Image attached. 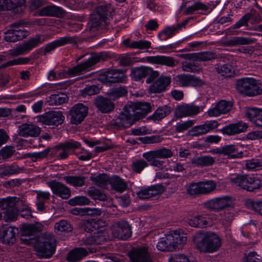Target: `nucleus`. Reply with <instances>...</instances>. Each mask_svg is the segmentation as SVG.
<instances>
[{
	"label": "nucleus",
	"mask_w": 262,
	"mask_h": 262,
	"mask_svg": "<svg viewBox=\"0 0 262 262\" xmlns=\"http://www.w3.org/2000/svg\"><path fill=\"white\" fill-rule=\"evenodd\" d=\"M178 32L175 26L167 27L159 34L158 36L161 40H165L171 37Z\"/></svg>",
	"instance_id": "nucleus-60"
},
{
	"label": "nucleus",
	"mask_w": 262,
	"mask_h": 262,
	"mask_svg": "<svg viewBox=\"0 0 262 262\" xmlns=\"http://www.w3.org/2000/svg\"><path fill=\"white\" fill-rule=\"evenodd\" d=\"M110 184L113 190L120 193L125 191L127 187L126 182L118 176L112 177L110 180Z\"/></svg>",
	"instance_id": "nucleus-42"
},
{
	"label": "nucleus",
	"mask_w": 262,
	"mask_h": 262,
	"mask_svg": "<svg viewBox=\"0 0 262 262\" xmlns=\"http://www.w3.org/2000/svg\"><path fill=\"white\" fill-rule=\"evenodd\" d=\"M232 103L230 101L221 100L214 107L209 109L207 112L209 117H217L221 114H225L231 110Z\"/></svg>",
	"instance_id": "nucleus-26"
},
{
	"label": "nucleus",
	"mask_w": 262,
	"mask_h": 262,
	"mask_svg": "<svg viewBox=\"0 0 262 262\" xmlns=\"http://www.w3.org/2000/svg\"><path fill=\"white\" fill-rule=\"evenodd\" d=\"M123 43L127 47L140 50L148 49L151 46L150 42L147 40L131 41L129 38L124 40Z\"/></svg>",
	"instance_id": "nucleus-41"
},
{
	"label": "nucleus",
	"mask_w": 262,
	"mask_h": 262,
	"mask_svg": "<svg viewBox=\"0 0 262 262\" xmlns=\"http://www.w3.org/2000/svg\"><path fill=\"white\" fill-rule=\"evenodd\" d=\"M171 112V108L167 105L158 107L149 119L153 120H160L168 115Z\"/></svg>",
	"instance_id": "nucleus-48"
},
{
	"label": "nucleus",
	"mask_w": 262,
	"mask_h": 262,
	"mask_svg": "<svg viewBox=\"0 0 262 262\" xmlns=\"http://www.w3.org/2000/svg\"><path fill=\"white\" fill-rule=\"evenodd\" d=\"M209 7L200 2H195L192 5L188 6L184 11L185 15H191L199 10L207 11Z\"/></svg>",
	"instance_id": "nucleus-50"
},
{
	"label": "nucleus",
	"mask_w": 262,
	"mask_h": 262,
	"mask_svg": "<svg viewBox=\"0 0 262 262\" xmlns=\"http://www.w3.org/2000/svg\"><path fill=\"white\" fill-rule=\"evenodd\" d=\"M87 193L90 197L95 200L104 201L107 199L106 195L103 192L94 187H90L88 190Z\"/></svg>",
	"instance_id": "nucleus-55"
},
{
	"label": "nucleus",
	"mask_w": 262,
	"mask_h": 262,
	"mask_svg": "<svg viewBox=\"0 0 262 262\" xmlns=\"http://www.w3.org/2000/svg\"><path fill=\"white\" fill-rule=\"evenodd\" d=\"M170 82V77L162 75L152 84L151 89L154 93H160L165 90Z\"/></svg>",
	"instance_id": "nucleus-37"
},
{
	"label": "nucleus",
	"mask_w": 262,
	"mask_h": 262,
	"mask_svg": "<svg viewBox=\"0 0 262 262\" xmlns=\"http://www.w3.org/2000/svg\"><path fill=\"white\" fill-rule=\"evenodd\" d=\"M148 166L147 161L144 159H138L133 162L131 167L134 172L139 173Z\"/></svg>",
	"instance_id": "nucleus-58"
},
{
	"label": "nucleus",
	"mask_w": 262,
	"mask_h": 262,
	"mask_svg": "<svg viewBox=\"0 0 262 262\" xmlns=\"http://www.w3.org/2000/svg\"><path fill=\"white\" fill-rule=\"evenodd\" d=\"M169 235L172 251L182 249L186 243L187 237L184 234H181L177 231H173Z\"/></svg>",
	"instance_id": "nucleus-35"
},
{
	"label": "nucleus",
	"mask_w": 262,
	"mask_h": 262,
	"mask_svg": "<svg viewBox=\"0 0 262 262\" xmlns=\"http://www.w3.org/2000/svg\"><path fill=\"white\" fill-rule=\"evenodd\" d=\"M219 122L216 120H211L205 123L192 127L189 131V135L192 137H199L207 134L210 131L217 128Z\"/></svg>",
	"instance_id": "nucleus-19"
},
{
	"label": "nucleus",
	"mask_w": 262,
	"mask_h": 262,
	"mask_svg": "<svg viewBox=\"0 0 262 262\" xmlns=\"http://www.w3.org/2000/svg\"><path fill=\"white\" fill-rule=\"evenodd\" d=\"M23 168L19 167L16 165H11L6 166L0 173V177L3 178L5 176H9L12 174H17L21 172Z\"/></svg>",
	"instance_id": "nucleus-54"
},
{
	"label": "nucleus",
	"mask_w": 262,
	"mask_h": 262,
	"mask_svg": "<svg viewBox=\"0 0 262 262\" xmlns=\"http://www.w3.org/2000/svg\"><path fill=\"white\" fill-rule=\"evenodd\" d=\"M151 74L155 78L158 76L159 73L157 71L154 72L151 68L147 67H137L133 69L131 72V76L135 81H139Z\"/></svg>",
	"instance_id": "nucleus-29"
},
{
	"label": "nucleus",
	"mask_w": 262,
	"mask_h": 262,
	"mask_svg": "<svg viewBox=\"0 0 262 262\" xmlns=\"http://www.w3.org/2000/svg\"><path fill=\"white\" fill-rule=\"evenodd\" d=\"M37 201L36 204L38 210L43 211L45 210V204L47 200H50L51 194L49 192L37 191Z\"/></svg>",
	"instance_id": "nucleus-46"
},
{
	"label": "nucleus",
	"mask_w": 262,
	"mask_h": 262,
	"mask_svg": "<svg viewBox=\"0 0 262 262\" xmlns=\"http://www.w3.org/2000/svg\"><path fill=\"white\" fill-rule=\"evenodd\" d=\"M96 107L102 113H107L112 112L115 107V105L110 98L97 96L94 102Z\"/></svg>",
	"instance_id": "nucleus-31"
},
{
	"label": "nucleus",
	"mask_w": 262,
	"mask_h": 262,
	"mask_svg": "<svg viewBox=\"0 0 262 262\" xmlns=\"http://www.w3.org/2000/svg\"><path fill=\"white\" fill-rule=\"evenodd\" d=\"M31 59L32 58L31 57H19L17 59L7 61V62L2 64L0 67L1 68H4L14 65L26 64L28 63Z\"/></svg>",
	"instance_id": "nucleus-61"
},
{
	"label": "nucleus",
	"mask_w": 262,
	"mask_h": 262,
	"mask_svg": "<svg viewBox=\"0 0 262 262\" xmlns=\"http://www.w3.org/2000/svg\"><path fill=\"white\" fill-rule=\"evenodd\" d=\"M65 182L75 187H80L85 184L86 177L82 176H67L62 178Z\"/></svg>",
	"instance_id": "nucleus-44"
},
{
	"label": "nucleus",
	"mask_w": 262,
	"mask_h": 262,
	"mask_svg": "<svg viewBox=\"0 0 262 262\" xmlns=\"http://www.w3.org/2000/svg\"><path fill=\"white\" fill-rule=\"evenodd\" d=\"M18 134L20 136L27 137H37L41 133V128L33 123H23L18 126Z\"/></svg>",
	"instance_id": "nucleus-24"
},
{
	"label": "nucleus",
	"mask_w": 262,
	"mask_h": 262,
	"mask_svg": "<svg viewBox=\"0 0 262 262\" xmlns=\"http://www.w3.org/2000/svg\"><path fill=\"white\" fill-rule=\"evenodd\" d=\"M91 180L92 181L95 185L99 187L105 186L108 182L110 183L109 177L104 173L100 174L95 177H91Z\"/></svg>",
	"instance_id": "nucleus-59"
},
{
	"label": "nucleus",
	"mask_w": 262,
	"mask_h": 262,
	"mask_svg": "<svg viewBox=\"0 0 262 262\" xmlns=\"http://www.w3.org/2000/svg\"><path fill=\"white\" fill-rule=\"evenodd\" d=\"M81 143L78 141L70 140L56 145L53 149L52 155L58 160H63L68 158L70 151L75 154V150L80 148Z\"/></svg>",
	"instance_id": "nucleus-8"
},
{
	"label": "nucleus",
	"mask_w": 262,
	"mask_h": 262,
	"mask_svg": "<svg viewBox=\"0 0 262 262\" xmlns=\"http://www.w3.org/2000/svg\"><path fill=\"white\" fill-rule=\"evenodd\" d=\"M220 222L226 227L230 226L235 217V211L233 208L229 207L220 214Z\"/></svg>",
	"instance_id": "nucleus-40"
},
{
	"label": "nucleus",
	"mask_w": 262,
	"mask_h": 262,
	"mask_svg": "<svg viewBox=\"0 0 262 262\" xmlns=\"http://www.w3.org/2000/svg\"><path fill=\"white\" fill-rule=\"evenodd\" d=\"M88 254L87 250L84 248H74L69 252L66 260L69 262H77Z\"/></svg>",
	"instance_id": "nucleus-36"
},
{
	"label": "nucleus",
	"mask_w": 262,
	"mask_h": 262,
	"mask_svg": "<svg viewBox=\"0 0 262 262\" xmlns=\"http://www.w3.org/2000/svg\"><path fill=\"white\" fill-rule=\"evenodd\" d=\"M127 94V91L125 86H118L110 89L107 92V95L112 100H115L123 97Z\"/></svg>",
	"instance_id": "nucleus-47"
},
{
	"label": "nucleus",
	"mask_w": 262,
	"mask_h": 262,
	"mask_svg": "<svg viewBox=\"0 0 262 262\" xmlns=\"http://www.w3.org/2000/svg\"><path fill=\"white\" fill-rule=\"evenodd\" d=\"M51 151L50 148H47L45 150L38 152L28 153L25 156L27 158L31 159L33 162H36L38 160H40L46 158Z\"/></svg>",
	"instance_id": "nucleus-57"
},
{
	"label": "nucleus",
	"mask_w": 262,
	"mask_h": 262,
	"mask_svg": "<svg viewBox=\"0 0 262 262\" xmlns=\"http://www.w3.org/2000/svg\"><path fill=\"white\" fill-rule=\"evenodd\" d=\"M106 54L100 53L92 56L86 61L75 66L68 70V74L71 76H75L80 74L83 71L88 70L90 68L96 63L101 61H105L108 58Z\"/></svg>",
	"instance_id": "nucleus-10"
},
{
	"label": "nucleus",
	"mask_w": 262,
	"mask_h": 262,
	"mask_svg": "<svg viewBox=\"0 0 262 262\" xmlns=\"http://www.w3.org/2000/svg\"><path fill=\"white\" fill-rule=\"evenodd\" d=\"M68 101V96L63 94L51 95L48 99L50 105H58L67 102Z\"/></svg>",
	"instance_id": "nucleus-53"
},
{
	"label": "nucleus",
	"mask_w": 262,
	"mask_h": 262,
	"mask_svg": "<svg viewBox=\"0 0 262 262\" xmlns=\"http://www.w3.org/2000/svg\"><path fill=\"white\" fill-rule=\"evenodd\" d=\"M247 128L248 125L246 123L240 121L225 126L221 129V132L223 134L232 136L245 132Z\"/></svg>",
	"instance_id": "nucleus-28"
},
{
	"label": "nucleus",
	"mask_w": 262,
	"mask_h": 262,
	"mask_svg": "<svg viewBox=\"0 0 262 262\" xmlns=\"http://www.w3.org/2000/svg\"><path fill=\"white\" fill-rule=\"evenodd\" d=\"M88 110V107L82 103L75 104L69 112L70 123L75 125L80 124L87 116Z\"/></svg>",
	"instance_id": "nucleus-14"
},
{
	"label": "nucleus",
	"mask_w": 262,
	"mask_h": 262,
	"mask_svg": "<svg viewBox=\"0 0 262 262\" xmlns=\"http://www.w3.org/2000/svg\"><path fill=\"white\" fill-rule=\"evenodd\" d=\"M18 233V229L12 226H3L0 229V241L2 243L12 245L16 242V236Z\"/></svg>",
	"instance_id": "nucleus-22"
},
{
	"label": "nucleus",
	"mask_w": 262,
	"mask_h": 262,
	"mask_svg": "<svg viewBox=\"0 0 262 262\" xmlns=\"http://www.w3.org/2000/svg\"><path fill=\"white\" fill-rule=\"evenodd\" d=\"M113 11L114 8L110 4L97 6L90 17V30L103 31L108 29L110 17Z\"/></svg>",
	"instance_id": "nucleus-3"
},
{
	"label": "nucleus",
	"mask_w": 262,
	"mask_h": 262,
	"mask_svg": "<svg viewBox=\"0 0 262 262\" xmlns=\"http://www.w3.org/2000/svg\"><path fill=\"white\" fill-rule=\"evenodd\" d=\"M203 111V107L191 104H183L177 106L174 116L177 118L195 116Z\"/></svg>",
	"instance_id": "nucleus-18"
},
{
	"label": "nucleus",
	"mask_w": 262,
	"mask_h": 262,
	"mask_svg": "<svg viewBox=\"0 0 262 262\" xmlns=\"http://www.w3.org/2000/svg\"><path fill=\"white\" fill-rule=\"evenodd\" d=\"M24 201L17 197H7L0 199V208L3 210H11L12 209H21Z\"/></svg>",
	"instance_id": "nucleus-27"
},
{
	"label": "nucleus",
	"mask_w": 262,
	"mask_h": 262,
	"mask_svg": "<svg viewBox=\"0 0 262 262\" xmlns=\"http://www.w3.org/2000/svg\"><path fill=\"white\" fill-rule=\"evenodd\" d=\"M195 121L193 120H189L183 122H178L174 126V130L176 133H183L192 127Z\"/></svg>",
	"instance_id": "nucleus-56"
},
{
	"label": "nucleus",
	"mask_w": 262,
	"mask_h": 262,
	"mask_svg": "<svg viewBox=\"0 0 262 262\" xmlns=\"http://www.w3.org/2000/svg\"><path fill=\"white\" fill-rule=\"evenodd\" d=\"M237 91L247 96H254L262 93V83L254 78H243L236 83Z\"/></svg>",
	"instance_id": "nucleus-4"
},
{
	"label": "nucleus",
	"mask_w": 262,
	"mask_h": 262,
	"mask_svg": "<svg viewBox=\"0 0 262 262\" xmlns=\"http://www.w3.org/2000/svg\"><path fill=\"white\" fill-rule=\"evenodd\" d=\"M173 153L169 149L163 147L155 150H150L143 154L142 157L148 162L149 165L163 169L165 162L162 159H167L171 157Z\"/></svg>",
	"instance_id": "nucleus-5"
},
{
	"label": "nucleus",
	"mask_w": 262,
	"mask_h": 262,
	"mask_svg": "<svg viewBox=\"0 0 262 262\" xmlns=\"http://www.w3.org/2000/svg\"><path fill=\"white\" fill-rule=\"evenodd\" d=\"M234 200L230 196L215 198L204 203L205 208L213 211L220 212L225 208H234Z\"/></svg>",
	"instance_id": "nucleus-11"
},
{
	"label": "nucleus",
	"mask_w": 262,
	"mask_h": 262,
	"mask_svg": "<svg viewBox=\"0 0 262 262\" xmlns=\"http://www.w3.org/2000/svg\"><path fill=\"white\" fill-rule=\"evenodd\" d=\"M245 116L255 125L262 127V109L247 108L246 109Z\"/></svg>",
	"instance_id": "nucleus-30"
},
{
	"label": "nucleus",
	"mask_w": 262,
	"mask_h": 262,
	"mask_svg": "<svg viewBox=\"0 0 262 262\" xmlns=\"http://www.w3.org/2000/svg\"><path fill=\"white\" fill-rule=\"evenodd\" d=\"M65 11L60 7L55 5H50L45 7L38 11V15L40 16H53L61 18L64 16Z\"/></svg>",
	"instance_id": "nucleus-32"
},
{
	"label": "nucleus",
	"mask_w": 262,
	"mask_h": 262,
	"mask_svg": "<svg viewBox=\"0 0 262 262\" xmlns=\"http://www.w3.org/2000/svg\"><path fill=\"white\" fill-rule=\"evenodd\" d=\"M54 228L56 232H70L72 227L66 220H61L55 224Z\"/></svg>",
	"instance_id": "nucleus-62"
},
{
	"label": "nucleus",
	"mask_w": 262,
	"mask_h": 262,
	"mask_svg": "<svg viewBox=\"0 0 262 262\" xmlns=\"http://www.w3.org/2000/svg\"><path fill=\"white\" fill-rule=\"evenodd\" d=\"M47 37L42 35H37L27 41L9 51V54L12 57L18 56L29 53L33 48L46 40Z\"/></svg>",
	"instance_id": "nucleus-7"
},
{
	"label": "nucleus",
	"mask_w": 262,
	"mask_h": 262,
	"mask_svg": "<svg viewBox=\"0 0 262 262\" xmlns=\"http://www.w3.org/2000/svg\"><path fill=\"white\" fill-rule=\"evenodd\" d=\"M147 61L151 63L169 67H173L177 64V62L173 57L164 55L149 56L147 58Z\"/></svg>",
	"instance_id": "nucleus-33"
},
{
	"label": "nucleus",
	"mask_w": 262,
	"mask_h": 262,
	"mask_svg": "<svg viewBox=\"0 0 262 262\" xmlns=\"http://www.w3.org/2000/svg\"><path fill=\"white\" fill-rule=\"evenodd\" d=\"M81 41L80 39L77 36H65L60 37L59 39L54 40L47 44L44 49V55L49 53L56 48L65 46L68 44L77 46L79 42Z\"/></svg>",
	"instance_id": "nucleus-17"
},
{
	"label": "nucleus",
	"mask_w": 262,
	"mask_h": 262,
	"mask_svg": "<svg viewBox=\"0 0 262 262\" xmlns=\"http://www.w3.org/2000/svg\"><path fill=\"white\" fill-rule=\"evenodd\" d=\"M47 185L51 189L52 192L63 199H69L71 195L70 189L65 184L56 180L47 182Z\"/></svg>",
	"instance_id": "nucleus-20"
},
{
	"label": "nucleus",
	"mask_w": 262,
	"mask_h": 262,
	"mask_svg": "<svg viewBox=\"0 0 262 262\" xmlns=\"http://www.w3.org/2000/svg\"><path fill=\"white\" fill-rule=\"evenodd\" d=\"M196 248L201 252L213 253L217 251L222 245L221 239L215 232H198L193 237Z\"/></svg>",
	"instance_id": "nucleus-2"
},
{
	"label": "nucleus",
	"mask_w": 262,
	"mask_h": 262,
	"mask_svg": "<svg viewBox=\"0 0 262 262\" xmlns=\"http://www.w3.org/2000/svg\"><path fill=\"white\" fill-rule=\"evenodd\" d=\"M185 58L190 60H194L197 61H207L217 59L218 55L214 52L208 51L187 54L185 55Z\"/></svg>",
	"instance_id": "nucleus-34"
},
{
	"label": "nucleus",
	"mask_w": 262,
	"mask_h": 262,
	"mask_svg": "<svg viewBox=\"0 0 262 262\" xmlns=\"http://www.w3.org/2000/svg\"><path fill=\"white\" fill-rule=\"evenodd\" d=\"M215 69L217 73L224 77H231L234 75V68L228 63L218 66Z\"/></svg>",
	"instance_id": "nucleus-51"
},
{
	"label": "nucleus",
	"mask_w": 262,
	"mask_h": 262,
	"mask_svg": "<svg viewBox=\"0 0 262 262\" xmlns=\"http://www.w3.org/2000/svg\"><path fill=\"white\" fill-rule=\"evenodd\" d=\"M158 250L166 252L172 251L171 245V239L169 234L165 235L164 237L161 238L156 245Z\"/></svg>",
	"instance_id": "nucleus-49"
},
{
	"label": "nucleus",
	"mask_w": 262,
	"mask_h": 262,
	"mask_svg": "<svg viewBox=\"0 0 262 262\" xmlns=\"http://www.w3.org/2000/svg\"><path fill=\"white\" fill-rule=\"evenodd\" d=\"M112 232L115 237L126 240L132 235L131 227L125 221H119L112 226Z\"/></svg>",
	"instance_id": "nucleus-15"
},
{
	"label": "nucleus",
	"mask_w": 262,
	"mask_h": 262,
	"mask_svg": "<svg viewBox=\"0 0 262 262\" xmlns=\"http://www.w3.org/2000/svg\"><path fill=\"white\" fill-rule=\"evenodd\" d=\"M164 191L165 188L163 185L157 184L142 188L137 192V195L142 200L150 199L161 194Z\"/></svg>",
	"instance_id": "nucleus-21"
},
{
	"label": "nucleus",
	"mask_w": 262,
	"mask_h": 262,
	"mask_svg": "<svg viewBox=\"0 0 262 262\" xmlns=\"http://www.w3.org/2000/svg\"><path fill=\"white\" fill-rule=\"evenodd\" d=\"M190 161L194 166L201 167L211 166L215 162L214 159L208 156L194 157Z\"/></svg>",
	"instance_id": "nucleus-45"
},
{
	"label": "nucleus",
	"mask_w": 262,
	"mask_h": 262,
	"mask_svg": "<svg viewBox=\"0 0 262 262\" xmlns=\"http://www.w3.org/2000/svg\"><path fill=\"white\" fill-rule=\"evenodd\" d=\"M254 39L243 37H233L229 40L223 41L222 45L225 47H233L238 45H249L253 43Z\"/></svg>",
	"instance_id": "nucleus-39"
},
{
	"label": "nucleus",
	"mask_w": 262,
	"mask_h": 262,
	"mask_svg": "<svg viewBox=\"0 0 262 262\" xmlns=\"http://www.w3.org/2000/svg\"><path fill=\"white\" fill-rule=\"evenodd\" d=\"M98 79L104 83H121L126 81L125 73L121 70L109 69L100 74Z\"/></svg>",
	"instance_id": "nucleus-13"
},
{
	"label": "nucleus",
	"mask_w": 262,
	"mask_h": 262,
	"mask_svg": "<svg viewBox=\"0 0 262 262\" xmlns=\"http://www.w3.org/2000/svg\"><path fill=\"white\" fill-rule=\"evenodd\" d=\"M90 203V200L84 196H77L69 200L68 203L71 206L85 205Z\"/></svg>",
	"instance_id": "nucleus-63"
},
{
	"label": "nucleus",
	"mask_w": 262,
	"mask_h": 262,
	"mask_svg": "<svg viewBox=\"0 0 262 262\" xmlns=\"http://www.w3.org/2000/svg\"><path fill=\"white\" fill-rule=\"evenodd\" d=\"M21 25L20 22H16L12 24L8 29L5 33V39L8 42H16L26 38L28 34L25 30L18 29Z\"/></svg>",
	"instance_id": "nucleus-16"
},
{
	"label": "nucleus",
	"mask_w": 262,
	"mask_h": 262,
	"mask_svg": "<svg viewBox=\"0 0 262 262\" xmlns=\"http://www.w3.org/2000/svg\"><path fill=\"white\" fill-rule=\"evenodd\" d=\"M202 194H209L216 188V183L213 180H206L200 182Z\"/></svg>",
	"instance_id": "nucleus-52"
},
{
	"label": "nucleus",
	"mask_w": 262,
	"mask_h": 262,
	"mask_svg": "<svg viewBox=\"0 0 262 262\" xmlns=\"http://www.w3.org/2000/svg\"><path fill=\"white\" fill-rule=\"evenodd\" d=\"M214 152L219 154L227 156L231 158H238L239 157V153L238 148L235 145L230 144L223 146L221 148L215 149Z\"/></svg>",
	"instance_id": "nucleus-38"
},
{
	"label": "nucleus",
	"mask_w": 262,
	"mask_h": 262,
	"mask_svg": "<svg viewBox=\"0 0 262 262\" xmlns=\"http://www.w3.org/2000/svg\"><path fill=\"white\" fill-rule=\"evenodd\" d=\"M187 193L190 195H198L202 194L200 182L197 183H191L188 186Z\"/></svg>",
	"instance_id": "nucleus-64"
},
{
	"label": "nucleus",
	"mask_w": 262,
	"mask_h": 262,
	"mask_svg": "<svg viewBox=\"0 0 262 262\" xmlns=\"http://www.w3.org/2000/svg\"><path fill=\"white\" fill-rule=\"evenodd\" d=\"M230 183L235 186L248 191H253L262 187L260 181L248 174L237 175L230 179Z\"/></svg>",
	"instance_id": "nucleus-6"
},
{
	"label": "nucleus",
	"mask_w": 262,
	"mask_h": 262,
	"mask_svg": "<svg viewBox=\"0 0 262 262\" xmlns=\"http://www.w3.org/2000/svg\"><path fill=\"white\" fill-rule=\"evenodd\" d=\"M64 116L61 111H51L37 117V121L43 125L58 126L64 120Z\"/></svg>",
	"instance_id": "nucleus-12"
},
{
	"label": "nucleus",
	"mask_w": 262,
	"mask_h": 262,
	"mask_svg": "<svg viewBox=\"0 0 262 262\" xmlns=\"http://www.w3.org/2000/svg\"><path fill=\"white\" fill-rule=\"evenodd\" d=\"M151 108L150 104L148 102H130L124 107L122 112L114 121L113 125L118 128L129 127L143 118L151 111Z\"/></svg>",
	"instance_id": "nucleus-1"
},
{
	"label": "nucleus",
	"mask_w": 262,
	"mask_h": 262,
	"mask_svg": "<svg viewBox=\"0 0 262 262\" xmlns=\"http://www.w3.org/2000/svg\"><path fill=\"white\" fill-rule=\"evenodd\" d=\"M26 0H0L1 10H11L15 13H22L25 8Z\"/></svg>",
	"instance_id": "nucleus-23"
},
{
	"label": "nucleus",
	"mask_w": 262,
	"mask_h": 262,
	"mask_svg": "<svg viewBox=\"0 0 262 262\" xmlns=\"http://www.w3.org/2000/svg\"><path fill=\"white\" fill-rule=\"evenodd\" d=\"M56 241L51 235H45L40 239L36 247V253L40 258L51 257L55 252Z\"/></svg>",
	"instance_id": "nucleus-9"
},
{
	"label": "nucleus",
	"mask_w": 262,
	"mask_h": 262,
	"mask_svg": "<svg viewBox=\"0 0 262 262\" xmlns=\"http://www.w3.org/2000/svg\"><path fill=\"white\" fill-rule=\"evenodd\" d=\"M132 262H152L146 247L134 248L129 254Z\"/></svg>",
	"instance_id": "nucleus-25"
},
{
	"label": "nucleus",
	"mask_w": 262,
	"mask_h": 262,
	"mask_svg": "<svg viewBox=\"0 0 262 262\" xmlns=\"http://www.w3.org/2000/svg\"><path fill=\"white\" fill-rule=\"evenodd\" d=\"M43 225L38 222L34 224L24 225L22 228V234L25 236H31L42 231Z\"/></svg>",
	"instance_id": "nucleus-43"
}]
</instances>
